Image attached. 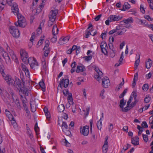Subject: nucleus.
Wrapping results in <instances>:
<instances>
[{
  "label": "nucleus",
  "mask_w": 153,
  "mask_h": 153,
  "mask_svg": "<svg viewBox=\"0 0 153 153\" xmlns=\"http://www.w3.org/2000/svg\"><path fill=\"white\" fill-rule=\"evenodd\" d=\"M12 12L16 13L18 19V21L15 23V25L17 27H25L26 25L25 19V18L19 13V10L17 4L15 3L12 7Z\"/></svg>",
  "instance_id": "nucleus-1"
},
{
  "label": "nucleus",
  "mask_w": 153,
  "mask_h": 153,
  "mask_svg": "<svg viewBox=\"0 0 153 153\" xmlns=\"http://www.w3.org/2000/svg\"><path fill=\"white\" fill-rule=\"evenodd\" d=\"M15 82L16 86H14L15 88L19 90V93L20 94L21 91L23 90V88H24V85L22 83L19 79L16 77H15Z\"/></svg>",
  "instance_id": "nucleus-2"
},
{
  "label": "nucleus",
  "mask_w": 153,
  "mask_h": 153,
  "mask_svg": "<svg viewBox=\"0 0 153 153\" xmlns=\"http://www.w3.org/2000/svg\"><path fill=\"white\" fill-rule=\"evenodd\" d=\"M28 63L29 64L31 68L34 69V70L38 66L37 62L34 57H30L28 59Z\"/></svg>",
  "instance_id": "nucleus-3"
},
{
  "label": "nucleus",
  "mask_w": 153,
  "mask_h": 153,
  "mask_svg": "<svg viewBox=\"0 0 153 153\" xmlns=\"http://www.w3.org/2000/svg\"><path fill=\"white\" fill-rule=\"evenodd\" d=\"M10 33L14 37L18 38L19 36L20 35L19 30L16 28L14 26H10Z\"/></svg>",
  "instance_id": "nucleus-4"
},
{
  "label": "nucleus",
  "mask_w": 153,
  "mask_h": 153,
  "mask_svg": "<svg viewBox=\"0 0 153 153\" xmlns=\"http://www.w3.org/2000/svg\"><path fill=\"white\" fill-rule=\"evenodd\" d=\"M45 45L44 48H43V50H45L44 51V55L46 57L48 56V53L50 51V49L48 48L50 44V42L49 40H46L45 42Z\"/></svg>",
  "instance_id": "nucleus-5"
},
{
  "label": "nucleus",
  "mask_w": 153,
  "mask_h": 153,
  "mask_svg": "<svg viewBox=\"0 0 153 153\" xmlns=\"http://www.w3.org/2000/svg\"><path fill=\"white\" fill-rule=\"evenodd\" d=\"M110 85L109 78L106 76L104 77L102 79V85L104 88H107Z\"/></svg>",
  "instance_id": "nucleus-6"
},
{
  "label": "nucleus",
  "mask_w": 153,
  "mask_h": 153,
  "mask_svg": "<svg viewBox=\"0 0 153 153\" xmlns=\"http://www.w3.org/2000/svg\"><path fill=\"white\" fill-rule=\"evenodd\" d=\"M89 126H83L82 128H81L80 130L81 134L85 136H87L89 133Z\"/></svg>",
  "instance_id": "nucleus-7"
},
{
  "label": "nucleus",
  "mask_w": 153,
  "mask_h": 153,
  "mask_svg": "<svg viewBox=\"0 0 153 153\" xmlns=\"http://www.w3.org/2000/svg\"><path fill=\"white\" fill-rule=\"evenodd\" d=\"M4 79L9 85L11 84L13 86H16L15 80H14L12 79L11 76H5Z\"/></svg>",
  "instance_id": "nucleus-8"
},
{
  "label": "nucleus",
  "mask_w": 153,
  "mask_h": 153,
  "mask_svg": "<svg viewBox=\"0 0 153 153\" xmlns=\"http://www.w3.org/2000/svg\"><path fill=\"white\" fill-rule=\"evenodd\" d=\"M6 114L9 120L13 121V122H12V123H13V125L14 126L15 128H16L17 126L16 123L13 116L10 113L9 111H7V112L6 113Z\"/></svg>",
  "instance_id": "nucleus-9"
},
{
  "label": "nucleus",
  "mask_w": 153,
  "mask_h": 153,
  "mask_svg": "<svg viewBox=\"0 0 153 153\" xmlns=\"http://www.w3.org/2000/svg\"><path fill=\"white\" fill-rule=\"evenodd\" d=\"M122 17L117 16L116 15H111L109 17V19H111L112 22L113 21H118L120 20Z\"/></svg>",
  "instance_id": "nucleus-10"
},
{
  "label": "nucleus",
  "mask_w": 153,
  "mask_h": 153,
  "mask_svg": "<svg viewBox=\"0 0 153 153\" xmlns=\"http://www.w3.org/2000/svg\"><path fill=\"white\" fill-rule=\"evenodd\" d=\"M133 19L132 17H130L120 22V23L121 25H123V23L125 24H131L133 22Z\"/></svg>",
  "instance_id": "nucleus-11"
},
{
  "label": "nucleus",
  "mask_w": 153,
  "mask_h": 153,
  "mask_svg": "<svg viewBox=\"0 0 153 153\" xmlns=\"http://www.w3.org/2000/svg\"><path fill=\"white\" fill-rule=\"evenodd\" d=\"M111 37H110L109 39V44H108L110 49L112 51V56H114L115 54V51L113 50V45L112 42H111L110 41V39Z\"/></svg>",
  "instance_id": "nucleus-12"
},
{
  "label": "nucleus",
  "mask_w": 153,
  "mask_h": 153,
  "mask_svg": "<svg viewBox=\"0 0 153 153\" xmlns=\"http://www.w3.org/2000/svg\"><path fill=\"white\" fill-rule=\"evenodd\" d=\"M131 6L127 2H125L124 5L123 6L122 9H121V10L125 11L126 9H128L130 8Z\"/></svg>",
  "instance_id": "nucleus-13"
},
{
  "label": "nucleus",
  "mask_w": 153,
  "mask_h": 153,
  "mask_svg": "<svg viewBox=\"0 0 153 153\" xmlns=\"http://www.w3.org/2000/svg\"><path fill=\"white\" fill-rule=\"evenodd\" d=\"M123 52H122L121 54V56H120V59L119 60V63H116L115 65V66H119L121 64H122V61L123 60Z\"/></svg>",
  "instance_id": "nucleus-14"
},
{
  "label": "nucleus",
  "mask_w": 153,
  "mask_h": 153,
  "mask_svg": "<svg viewBox=\"0 0 153 153\" xmlns=\"http://www.w3.org/2000/svg\"><path fill=\"white\" fill-rule=\"evenodd\" d=\"M52 31L53 35H56L58 34L59 29L57 27L56 25L53 26Z\"/></svg>",
  "instance_id": "nucleus-15"
},
{
  "label": "nucleus",
  "mask_w": 153,
  "mask_h": 153,
  "mask_svg": "<svg viewBox=\"0 0 153 153\" xmlns=\"http://www.w3.org/2000/svg\"><path fill=\"white\" fill-rule=\"evenodd\" d=\"M85 70V67L83 66H77V69L76 70V72L77 73H79L80 71H84Z\"/></svg>",
  "instance_id": "nucleus-16"
},
{
  "label": "nucleus",
  "mask_w": 153,
  "mask_h": 153,
  "mask_svg": "<svg viewBox=\"0 0 153 153\" xmlns=\"http://www.w3.org/2000/svg\"><path fill=\"white\" fill-rule=\"evenodd\" d=\"M20 54L21 57H28L27 53L24 50L21 49L20 51Z\"/></svg>",
  "instance_id": "nucleus-17"
},
{
  "label": "nucleus",
  "mask_w": 153,
  "mask_h": 153,
  "mask_svg": "<svg viewBox=\"0 0 153 153\" xmlns=\"http://www.w3.org/2000/svg\"><path fill=\"white\" fill-rule=\"evenodd\" d=\"M152 65L151 60L150 59H148V61L146 62V68L147 69H149L150 68Z\"/></svg>",
  "instance_id": "nucleus-18"
},
{
  "label": "nucleus",
  "mask_w": 153,
  "mask_h": 153,
  "mask_svg": "<svg viewBox=\"0 0 153 153\" xmlns=\"http://www.w3.org/2000/svg\"><path fill=\"white\" fill-rule=\"evenodd\" d=\"M63 79V83L64 84V87L65 88H67L68 86L69 82V79Z\"/></svg>",
  "instance_id": "nucleus-19"
},
{
  "label": "nucleus",
  "mask_w": 153,
  "mask_h": 153,
  "mask_svg": "<svg viewBox=\"0 0 153 153\" xmlns=\"http://www.w3.org/2000/svg\"><path fill=\"white\" fill-rule=\"evenodd\" d=\"M138 55L139 56V58L137 59L135 61V67L134 68L135 69H137V67L138 65H139L140 62V54L139 53L138 54Z\"/></svg>",
  "instance_id": "nucleus-20"
},
{
  "label": "nucleus",
  "mask_w": 153,
  "mask_h": 153,
  "mask_svg": "<svg viewBox=\"0 0 153 153\" xmlns=\"http://www.w3.org/2000/svg\"><path fill=\"white\" fill-rule=\"evenodd\" d=\"M108 148V144L104 143L102 147V152L103 153H106L107 152Z\"/></svg>",
  "instance_id": "nucleus-21"
},
{
  "label": "nucleus",
  "mask_w": 153,
  "mask_h": 153,
  "mask_svg": "<svg viewBox=\"0 0 153 153\" xmlns=\"http://www.w3.org/2000/svg\"><path fill=\"white\" fill-rule=\"evenodd\" d=\"M39 85L40 87L42 88V91L43 92L45 91V84L44 82L43 81H40L39 83Z\"/></svg>",
  "instance_id": "nucleus-22"
},
{
  "label": "nucleus",
  "mask_w": 153,
  "mask_h": 153,
  "mask_svg": "<svg viewBox=\"0 0 153 153\" xmlns=\"http://www.w3.org/2000/svg\"><path fill=\"white\" fill-rule=\"evenodd\" d=\"M57 109L59 112H62L65 109V106L63 104H61L59 105Z\"/></svg>",
  "instance_id": "nucleus-23"
},
{
  "label": "nucleus",
  "mask_w": 153,
  "mask_h": 153,
  "mask_svg": "<svg viewBox=\"0 0 153 153\" xmlns=\"http://www.w3.org/2000/svg\"><path fill=\"white\" fill-rule=\"evenodd\" d=\"M124 98H123L120 101L119 106L120 108H123V106L126 105V102H124Z\"/></svg>",
  "instance_id": "nucleus-24"
},
{
  "label": "nucleus",
  "mask_w": 153,
  "mask_h": 153,
  "mask_svg": "<svg viewBox=\"0 0 153 153\" xmlns=\"http://www.w3.org/2000/svg\"><path fill=\"white\" fill-rule=\"evenodd\" d=\"M151 97L149 95H147L144 99V102L145 103H148L151 100Z\"/></svg>",
  "instance_id": "nucleus-25"
},
{
  "label": "nucleus",
  "mask_w": 153,
  "mask_h": 153,
  "mask_svg": "<svg viewBox=\"0 0 153 153\" xmlns=\"http://www.w3.org/2000/svg\"><path fill=\"white\" fill-rule=\"evenodd\" d=\"M51 12H52V14L51 17L56 18V15L58 12V10H52Z\"/></svg>",
  "instance_id": "nucleus-26"
},
{
  "label": "nucleus",
  "mask_w": 153,
  "mask_h": 153,
  "mask_svg": "<svg viewBox=\"0 0 153 153\" xmlns=\"http://www.w3.org/2000/svg\"><path fill=\"white\" fill-rule=\"evenodd\" d=\"M101 120L102 118H100L99 120L97 122V127L98 129L100 130L102 128V122L101 121Z\"/></svg>",
  "instance_id": "nucleus-27"
},
{
  "label": "nucleus",
  "mask_w": 153,
  "mask_h": 153,
  "mask_svg": "<svg viewBox=\"0 0 153 153\" xmlns=\"http://www.w3.org/2000/svg\"><path fill=\"white\" fill-rule=\"evenodd\" d=\"M124 80L123 78L122 81L120 84H119L116 88V89L117 90V91H118L120 89V88H122V86L124 85Z\"/></svg>",
  "instance_id": "nucleus-28"
},
{
  "label": "nucleus",
  "mask_w": 153,
  "mask_h": 153,
  "mask_svg": "<svg viewBox=\"0 0 153 153\" xmlns=\"http://www.w3.org/2000/svg\"><path fill=\"white\" fill-rule=\"evenodd\" d=\"M104 44L105 45V46L103 51H102V52L105 55H106L108 53V52L107 51V49L108 48V46L106 42H104Z\"/></svg>",
  "instance_id": "nucleus-29"
},
{
  "label": "nucleus",
  "mask_w": 153,
  "mask_h": 153,
  "mask_svg": "<svg viewBox=\"0 0 153 153\" xmlns=\"http://www.w3.org/2000/svg\"><path fill=\"white\" fill-rule=\"evenodd\" d=\"M62 131L63 132H65V131L64 130V127L65 129H68V125L67 124V123L65 122H62Z\"/></svg>",
  "instance_id": "nucleus-30"
},
{
  "label": "nucleus",
  "mask_w": 153,
  "mask_h": 153,
  "mask_svg": "<svg viewBox=\"0 0 153 153\" xmlns=\"http://www.w3.org/2000/svg\"><path fill=\"white\" fill-rule=\"evenodd\" d=\"M23 90L22 91H21L20 94H21L23 93L25 94V95L28 96V93L29 91V90L25 89L24 88H23Z\"/></svg>",
  "instance_id": "nucleus-31"
},
{
  "label": "nucleus",
  "mask_w": 153,
  "mask_h": 153,
  "mask_svg": "<svg viewBox=\"0 0 153 153\" xmlns=\"http://www.w3.org/2000/svg\"><path fill=\"white\" fill-rule=\"evenodd\" d=\"M149 89L148 84L146 83L144 84L142 87V89L145 91H147Z\"/></svg>",
  "instance_id": "nucleus-32"
},
{
  "label": "nucleus",
  "mask_w": 153,
  "mask_h": 153,
  "mask_svg": "<svg viewBox=\"0 0 153 153\" xmlns=\"http://www.w3.org/2000/svg\"><path fill=\"white\" fill-rule=\"evenodd\" d=\"M127 90L128 89L127 88H126L124 89L123 93L121 94H120L119 96V97L120 99L122 98L123 97L125 96L127 92Z\"/></svg>",
  "instance_id": "nucleus-33"
},
{
  "label": "nucleus",
  "mask_w": 153,
  "mask_h": 153,
  "mask_svg": "<svg viewBox=\"0 0 153 153\" xmlns=\"http://www.w3.org/2000/svg\"><path fill=\"white\" fill-rule=\"evenodd\" d=\"M4 59L5 60L6 62L8 65H10L11 64V61L9 56H7L5 57Z\"/></svg>",
  "instance_id": "nucleus-34"
},
{
  "label": "nucleus",
  "mask_w": 153,
  "mask_h": 153,
  "mask_svg": "<svg viewBox=\"0 0 153 153\" xmlns=\"http://www.w3.org/2000/svg\"><path fill=\"white\" fill-rule=\"evenodd\" d=\"M34 102H30V106L31 110L32 112H34L36 111L35 109H33L32 108V107H34L35 106L34 104Z\"/></svg>",
  "instance_id": "nucleus-35"
},
{
  "label": "nucleus",
  "mask_w": 153,
  "mask_h": 153,
  "mask_svg": "<svg viewBox=\"0 0 153 153\" xmlns=\"http://www.w3.org/2000/svg\"><path fill=\"white\" fill-rule=\"evenodd\" d=\"M28 57H21V59L22 60V61L25 63L27 64H28Z\"/></svg>",
  "instance_id": "nucleus-36"
},
{
  "label": "nucleus",
  "mask_w": 153,
  "mask_h": 153,
  "mask_svg": "<svg viewBox=\"0 0 153 153\" xmlns=\"http://www.w3.org/2000/svg\"><path fill=\"white\" fill-rule=\"evenodd\" d=\"M84 58H85V61L88 62L92 58V55H91L89 56H85Z\"/></svg>",
  "instance_id": "nucleus-37"
},
{
  "label": "nucleus",
  "mask_w": 153,
  "mask_h": 153,
  "mask_svg": "<svg viewBox=\"0 0 153 153\" xmlns=\"http://www.w3.org/2000/svg\"><path fill=\"white\" fill-rule=\"evenodd\" d=\"M46 65L45 61L42 62V69L45 71H46Z\"/></svg>",
  "instance_id": "nucleus-38"
},
{
  "label": "nucleus",
  "mask_w": 153,
  "mask_h": 153,
  "mask_svg": "<svg viewBox=\"0 0 153 153\" xmlns=\"http://www.w3.org/2000/svg\"><path fill=\"white\" fill-rule=\"evenodd\" d=\"M142 135L144 141L147 142L148 140V136L144 134H143Z\"/></svg>",
  "instance_id": "nucleus-39"
},
{
  "label": "nucleus",
  "mask_w": 153,
  "mask_h": 153,
  "mask_svg": "<svg viewBox=\"0 0 153 153\" xmlns=\"http://www.w3.org/2000/svg\"><path fill=\"white\" fill-rule=\"evenodd\" d=\"M4 70L2 68L1 66L0 65V71L3 77H5V76L4 75H5V74L4 72Z\"/></svg>",
  "instance_id": "nucleus-40"
},
{
  "label": "nucleus",
  "mask_w": 153,
  "mask_h": 153,
  "mask_svg": "<svg viewBox=\"0 0 153 153\" xmlns=\"http://www.w3.org/2000/svg\"><path fill=\"white\" fill-rule=\"evenodd\" d=\"M21 67L22 70L24 71H25L27 69V68L26 67V65H24L23 63L21 64Z\"/></svg>",
  "instance_id": "nucleus-41"
},
{
  "label": "nucleus",
  "mask_w": 153,
  "mask_h": 153,
  "mask_svg": "<svg viewBox=\"0 0 153 153\" xmlns=\"http://www.w3.org/2000/svg\"><path fill=\"white\" fill-rule=\"evenodd\" d=\"M141 126L142 127L147 128L148 127L146 121H143L142 122Z\"/></svg>",
  "instance_id": "nucleus-42"
},
{
  "label": "nucleus",
  "mask_w": 153,
  "mask_h": 153,
  "mask_svg": "<svg viewBox=\"0 0 153 153\" xmlns=\"http://www.w3.org/2000/svg\"><path fill=\"white\" fill-rule=\"evenodd\" d=\"M61 39L62 41L64 42H67L70 39V37L69 36H66L63 39L61 38Z\"/></svg>",
  "instance_id": "nucleus-43"
},
{
  "label": "nucleus",
  "mask_w": 153,
  "mask_h": 153,
  "mask_svg": "<svg viewBox=\"0 0 153 153\" xmlns=\"http://www.w3.org/2000/svg\"><path fill=\"white\" fill-rule=\"evenodd\" d=\"M68 102L71 103V105H73L74 102L73 101V98L72 97H68Z\"/></svg>",
  "instance_id": "nucleus-44"
},
{
  "label": "nucleus",
  "mask_w": 153,
  "mask_h": 153,
  "mask_svg": "<svg viewBox=\"0 0 153 153\" xmlns=\"http://www.w3.org/2000/svg\"><path fill=\"white\" fill-rule=\"evenodd\" d=\"M131 96L134 97V99L135 100H136V97H137V96L136 92L135 91H133L132 92Z\"/></svg>",
  "instance_id": "nucleus-45"
},
{
  "label": "nucleus",
  "mask_w": 153,
  "mask_h": 153,
  "mask_svg": "<svg viewBox=\"0 0 153 153\" xmlns=\"http://www.w3.org/2000/svg\"><path fill=\"white\" fill-rule=\"evenodd\" d=\"M14 102H15V103L17 105L18 107H21L20 105V103H19V99L17 97L16 98V100H15V101Z\"/></svg>",
  "instance_id": "nucleus-46"
},
{
  "label": "nucleus",
  "mask_w": 153,
  "mask_h": 153,
  "mask_svg": "<svg viewBox=\"0 0 153 153\" xmlns=\"http://www.w3.org/2000/svg\"><path fill=\"white\" fill-rule=\"evenodd\" d=\"M11 57L13 60H15V61L16 62H17V61L18 59L15 55L13 53L12 55H11Z\"/></svg>",
  "instance_id": "nucleus-47"
},
{
  "label": "nucleus",
  "mask_w": 153,
  "mask_h": 153,
  "mask_svg": "<svg viewBox=\"0 0 153 153\" xmlns=\"http://www.w3.org/2000/svg\"><path fill=\"white\" fill-rule=\"evenodd\" d=\"M102 16V14H100L98 15L94 18V20L96 21H98L99 20Z\"/></svg>",
  "instance_id": "nucleus-48"
},
{
  "label": "nucleus",
  "mask_w": 153,
  "mask_h": 153,
  "mask_svg": "<svg viewBox=\"0 0 153 153\" xmlns=\"http://www.w3.org/2000/svg\"><path fill=\"white\" fill-rule=\"evenodd\" d=\"M45 116L46 117L47 119H49L51 117V115L50 112L48 111L45 113Z\"/></svg>",
  "instance_id": "nucleus-49"
},
{
  "label": "nucleus",
  "mask_w": 153,
  "mask_h": 153,
  "mask_svg": "<svg viewBox=\"0 0 153 153\" xmlns=\"http://www.w3.org/2000/svg\"><path fill=\"white\" fill-rule=\"evenodd\" d=\"M135 142H136V143L137 145H138L139 144V138L137 136H136L135 137Z\"/></svg>",
  "instance_id": "nucleus-50"
},
{
  "label": "nucleus",
  "mask_w": 153,
  "mask_h": 153,
  "mask_svg": "<svg viewBox=\"0 0 153 153\" xmlns=\"http://www.w3.org/2000/svg\"><path fill=\"white\" fill-rule=\"evenodd\" d=\"M105 92V90L103 89L102 90L101 92V93L100 94V96L102 97V98L103 99L105 97L103 95V94H104Z\"/></svg>",
  "instance_id": "nucleus-51"
},
{
  "label": "nucleus",
  "mask_w": 153,
  "mask_h": 153,
  "mask_svg": "<svg viewBox=\"0 0 153 153\" xmlns=\"http://www.w3.org/2000/svg\"><path fill=\"white\" fill-rule=\"evenodd\" d=\"M95 78L97 80L100 82V81L101 79V78H100L98 74L94 76Z\"/></svg>",
  "instance_id": "nucleus-52"
},
{
  "label": "nucleus",
  "mask_w": 153,
  "mask_h": 153,
  "mask_svg": "<svg viewBox=\"0 0 153 153\" xmlns=\"http://www.w3.org/2000/svg\"><path fill=\"white\" fill-rule=\"evenodd\" d=\"M68 89H65L63 91V94L65 96H66L67 95V94L68 93Z\"/></svg>",
  "instance_id": "nucleus-53"
},
{
  "label": "nucleus",
  "mask_w": 153,
  "mask_h": 153,
  "mask_svg": "<svg viewBox=\"0 0 153 153\" xmlns=\"http://www.w3.org/2000/svg\"><path fill=\"white\" fill-rule=\"evenodd\" d=\"M136 100H135V101L134 102L131 103V105L130 106V107L131 108L134 106L136 105Z\"/></svg>",
  "instance_id": "nucleus-54"
},
{
  "label": "nucleus",
  "mask_w": 153,
  "mask_h": 153,
  "mask_svg": "<svg viewBox=\"0 0 153 153\" xmlns=\"http://www.w3.org/2000/svg\"><path fill=\"white\" fill-rule=\"evenodd\" d=\"M112 20L111 19H109V18H108V19L106 20L105 21V23L106 25H109V22H111Z\"/></svg>",
  "instance_id": "nucleus-55"
},
{
  "label": "nucleus",
  "mask_w": 153,
  "mask_h": 153,
  "mask_svg": "<svg viewBox=\"0 0 153 153\" xmlns=\"http://www.w3.org/2000/svg\"><path fill=\"white\" fill-rule=\"evenodd\" d=\"M1 54L4 59L5 58V57H6L7 56H9L8 54L5 51L3 52Z\"/></svg>",
  "instance_id": "nucleus-56"
},
{
  "label": "nucleus",
  "mask_w": 153,
  "mask_h": 153,
  "mask_svg": "<svg viewBox=\"0 0 153 153\" xmlns=\"http://www.w3.org/2000/svg\"><path fill=\"white\" fill-rule=\"evenodd\" d=\"M113 128L114 127L113 125L111 123H110L109 127L108 128L109 131H112L113 129Z\"/></svg>",
  "instance_id": "nucleus-57"
},
{
  "label": "nucleus",
  "mask_w": 153,
  "mask_h": 153,
  "mask_svg": "<svg viewBox=\"0 0 153 153\" xmlns=\"http://www.w3.org/2000/svg\"><path fill=\"white\" fill-rule=\"evenodd\" d=\"M138 79V73H135L134 76V78L133 80L137 81Z\"/></svg>",
  "instance_id": "nucleus-58"
},
{
  "label": "nucleus",
  "mask_w": 153,
  "mask_h": 153,
  "mask_svg": "<svg viewBox=\"0 0 153 153\" xmlns=\"http://www.w3.org/2000/svg\"><path fill=\"white\" fill-rule=\"evenodd\" d=\"M34 35H35V33L34 32L32 34V36L30 39V41L32 42L33 41V40H34V38L35 37Z\"/></svg>",
  "instance_id": "nucleus-59"
},
{
  "label": "nucleus",
  "mask_w": 153,
  "mask_h": 153,
  "mask_svg": "<svg viewBox=\"0 0 153 153\" xmlns=\"http://www.w3.org/2000/svg\"><path fill=\"white\" fill-rule=\"evenodd\" d=\"M140 10L144 14L145 13V11L143 7V6L142 5H140Z\"/></svg>",
  "instance_id": "nucleus-60"
},
{
  "label": "nucleus",
  "mask_w": 153,
  "mask_h": 153,
  "mask_svg": "<svg viewBox=\"0 0 153 153\" xmlns=\"http://www.w3.org/2000/svg\"><path fill=\"white\" fill-rule=\"evenodd\" d=\"M131 143L134 145H137L135 144L136 142L135 140L134 137L132 138L131 139Z\"/></svg>",
  "instance_id": "nucleus-61"
},
{
  "label": "nucleus",
  "mask_w": 153,
  "mask_h": 153,
  "mask_svg": "<svg viewBox=\"0 0 153 153\" xmlns=\"http://www.w3.org/2000/svg\"><path fill=\"white\" fill-rule=\"evenodd\" d=\"M105 45L104 44V43H101L100 45V48L101 51H103V49H104V48L105 47Z\"/></svg>",
  "instance_id": "nucleus-62"
},
{
  "label": "nucleus",
  "mask_w": 153,
  "mask_h": 153,
  "mask_svg": "<svg viewBox=\"0 0 153 153\" xmlns=\"http://www.w3.org/2000/svg\"><path fill=\"white\" fill-rule=\"evenodd\" d=\"M123 131H126V132H127L128 131V128L127 126H125L123 127Z\"/></svg>",
  "instance_id": "nucleus-63"
},
{
  "label": "nucleus",
  "mask_w": 153,
  "mask_h": 153,
  "mask_svg": "<svg viewBox=\"0 0 153 153\" xmlns=\"http://www.w3.org/2000/svg\"><path fill=\"white\" fill-rule=\"evenodd\" d=\"M62 117L65 119L66 120H67L68 117L67 114L65 113L63 114V116H62Z\"/></svg>",
  "instance_id": "nucleus-64"
}]
</instances>
